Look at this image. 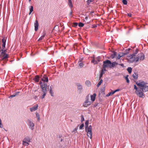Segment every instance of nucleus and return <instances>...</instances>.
I'll return each mask as SVG.
<instances>
[{"label": "nucleus", "instance_id": "37998d69", "mask_svg": "<svg viewBox=\"0 0 148 148\" xmlns=\"http://www.w3.org/2000/svg\"><path fill=\"white\" fill-rule=\"evenodd\" d=\"M130 49L128 48L127 49H126L125 51V53L127 52V54L128 53H129V51H130Z\"/></svg>", "mask_w": 148, "mask_h": 148}, {"label": "nucleus", "instance_id": "6e6d98bb", "mask_svg": "<svg viewBox=\"0 0 148 148\" xmlns=\"http://www.w3.org/2000/svg\"><path fill=\"white\" fill-rule=\"evenodd\" d=\"M119 65L121 66L123 68H124L125 67V66L123 64H119Z\"/></svg>", "mask_w": 148, "mask_h": 148}, {"label": "nucleus", "instance_id": "a18cd8bd", "mask_svg": "<svg viewBox=\"0 0 148 148\" xmlns=\"http://www.w3.org/2000/svg\"><path fill=\"white\" fill-rule=\"evenodd\" d=\"M84 123H82V124L80 125V126H79V129H82V128L83 127H84Z\"/></svg>", "mask_w": 148, "mask_h": 148}, {"label": "nucleus", "instance_id": "f704fd0d", "mask_svg": "<svg viewBox=\"0 0 148 148\" xmlns=\"http://www.w3.org/2000/svg\"><path fill=\"white\" fill-rule=\"evenodd\" d=\"M78 23H77L74 22L73 23L72 26L74 27H76L77 26Z\"/></svg>", "mask_w": 148, "mask_h": 148}, {"label": "nucleus", "instance_id": "b1692460", "mask_svg": "<svg viewBox=\"0 0 148 148\" xmlns=\"http://www.w3.org/2000/svg\"><path fill=\"white\" fill-rule=\"evenodd\" d=\"M103 82V80L102 79H101L100 81L97 84V87H98L100 85H101V84Z\"/></svg>", "mask_w": 148, "mask_h": 148}, {"label": "nucleus", "instance_id": "a211bd4d", "mask_svg": "<svg viewBox=\"0 0 148 148\" xmlns=\"http://www.w3.org/2000/svg\"><path fill=\"white\" fill-rule=\"evenodd\" d=\"M132 76L135 79H137L138 77V75L137 73H134L132 75Z\"/></svg>", "mask_w": 148, "mask_h": 148}, {"label": "nucleus", "instance_id": "4c0bfd02", "mask_svg": "<svg viewBox=\"0 0 148 148\" xmlns=\"http://www.w3.org/2000/svg\"><path fill=\"white\" fill-rule=\"evenodd\" d=\"M88 123H89V120H87L85 123V127H88Z\"/></svg>", "mask_w": 148, "mask_h": 148}, {"label": "nucleus", "instance_id": "473e14b6", "mask_svg": "<svg viewBox=\"0 0 148 148\" xmlns=\"http://www.w3.org/2000/svg\"><path fill=\"white\" fill-rule=\"evenodd\" d=\"M92 62L93 63L95 64H97L98 63V62L95 60L94 59H93L92 61Z\"/></svg>", "mask_w": 148, "mask_h": 148}, {"label": "nucleus", "instance_id": "412c9836", "mask_svg": "<svg viewBox=\"0 0 148 148\" xmlns=\"http://www.w3.org/2000/svg\"><path fill=\"white\" fill-rule=\"evenodd\" d=\"M127 70L128 71V73L130 74L132 72V69L130 67H128L127 68Z\"/></svg>", "mask_w": 148, "mask_h": 148}, {"label": "nucleus", "instance_id": "2f4dec72", "mask_svg": "<svg viewBox=\"0 0 148 148\" xmlns=\"http://www.w3.org/2000/svg\"><path fill=\"white\" fill-rule=\"evenodd\" d=\"M84 24L81 22H80L78 24V25L79 27H82L84 26Z\"/></svg>", "mask_w": 148, "mask_h": 148}, {"label": "nucleus", "instance_id": "aec40b11", "mask_svg": "<svg viewBox=\"0 0 148 148\" xmlns=\"http://www.w3.org/2000/svg\"><path fill=\"white\" fill-rule=\"evenodd\" d=\"M116 55V53L114 51L113 53L111 54L110 56L112 59H113Z\"/></svg>", "mask_w": 148, "mask_h": 148}, {"label": "nucleus", "instance_id": "f8f14e48", "mask_svg": "<svg viewBox=\"0 0 148 148\" xmlns=\"http://www.w3.org/2000/svg\"><path fill=\"white\" fill-rule=\"evenodd\" d=\"M138 56H140V60H143L145 59V55L143 53H141L140 54H138Z\"/></svg>", "mask_w": 148, "mask_h": 148}, {"label": "nucleus", "instance_id": "dca6fc26", "mask_svg": "<svg viewBox=\"0 0 148 148\" xmlns=\"http://www.w3.org/2000/svg\"><path fill=\"white\" fill-rule=\"evenodd\" d=\"M96 94L95 93L93 94V95H90L91 100L92 101H95L96 97Z\"/></svg>", "mask_w": 148, "mask_h": 148}, {"label": "nucleus", "instance_id": "58836bf2", "mask_svg": "<svg viewBox=\"0 0 148 148\" xmlns=\"http://www.w3.org/2000/svg\"><path fill=\"white\" fill-rule=\"evenodd\" d=\"M89 94L86 97V100H87V101H89Z\"/></svg>", "mask_w": 148, "mask_h": 148}, {"label": "nucleus", "instance_id": "f03ea898", "mask_svg": "<svg viewBox=\"0 0 148 148\" xmlns=\"http://www.w3.org/2000/svg\"><path fill=\"white\" fill-rule=\"evenodd\" d=\"M135 82L137 85L140 88V90L143 92H145L148 91V86L147 85V83L146 82L142 80Z\"/></svg>", "mask_w": 148, "mask_h": 148}, {"label": "nucleus", "instance_id": "4be33fe9", "mask_svg": "<svg viewBox=\"0 0 148 148\" xmlns=\"http://www.w3.org/2000/svg\"><path fill=\"white\" fill-rule=\"evenodd\" d=\"M85 84L86 85H87L88 86H90L91 85L90 82L89 81H86L85 82Z\"/></svg>", "mask_w": 148, "mask_h": 148}, {"label": "nucleus", "instance_id": "0eeeda50", "mask_svg": "<svg viewBox=\"0 0 148 148\" xmlns=\"http://www.w3.org/2000/svg\"><path fill=\"white\" fill-rule=\"evenodd\" d=\"M77 85L78 89V92L80 94L82 93L83 91V88L82 85L79 83H77Z\"/></svg>", "mask_w": 148, "mask_h": 148}, {"label": "nucleus", "instance_id": "6ab92c4d", "mask_svg": "<svg viewBox=\"0 0 148 148\" xmlns=\"http://www.w3.org/2000/svg\"><path fill=\"white\" fill-rule=\"evenodd\" d=\"M31 139L29 138V137H27L24 138L23 140V141L24 142H31Z\"/></svg>", "mask_w": 148, "mask_h": 148}, {"label": "nucleus", "instance_id": "bb28decb", "mask_svg": "<svg viewBox=\"0 0 148 148\" xmlns=\"http://www.w3.org/2000/svg\"><path fill=\"white\" fill-rule=\"evenodd\" d=\"M46 33L45 32L44 33V34L42 36L40 37L39 38L38 40V41L40 40H42L43 38L45 36V35Z\"/></svg>", "mask_w": 148, "mask_h": 148}, {"label": "nucleus", "instance_id": "423d86ee", "mask_svg": "<svg viewBox=\"0 0 148 148\" xmlns=\"http://www.w3.org/2000/svg\"><path fill=\"white\" fill-rule=\"evenodd\" d=\"M143 92L141 90H140L138 91H135V92L136 93L137 95L140 98H144L145 97V95L144 94Z\"/></svg>", "mask_w": 148, "mask_h": 148}, {"label": "nucleus", "instance_id": "2eb2a0df", "mask_svg": "<svg viewBox=\"0 0 148 148\" xmlns=\"http://www.w3.org/2000/svg\"><path fill=\"white\" fill-rule=\"evenodd\" d=\"M40 76L38 75H36L35 76L34 78H33L34 80L36 82H38L39 81Z\"/></svg>", "mask_w": 148, "mask_h": 148}, {"label": "nucleus", "instance_id": "4d7b16f0", "mask_svg": "<svg viewBox=\"0 0 148 148\" xmlns=\"http://www.w3.org/2000/svg\"><path fill=\"white\" fill-rule=\"evenodd\" d=\"M127 15L128 16H129V17H131L132 16V14L131 13H128L127 14Z\"/></svg>", "mask_w": 148, "mask_h": 148}, {"label": "nucleus", "instance_id": "5fc2aeb1", "mask_svg": "<svg viewBox=\"0 0 148 148\" xmlns=\"http://www.w3.org/2000/svg\"><path fill=\"white\" fill-rule=\"evenodd\" d=\"M120 89H117L116 90H115L113 92H114V93L117 92V91H120Z\"/></svg>", "mask_w": 148, "mask_h": 148}, {"label": "nucleus", "instance_id": "774afa93", "mask_svg": "<svg viewBox=\"0 0 148 148\" xmlns=\"http://www.w3.org/2000/svg\"><path fill=\"white\" fill-rule=\"evenodd\" d=\"M85 18L86 20H87L88 19V17L87 16H86L85 17Z\"/></svg>", "mask_w": 148, "mask_h": 148}, {"label": "nucleus", "instance_id": "a878e982", "mask_svg": "<svg viewBox=\"0 0 148 148\" xmlns=\"http://www.w3.org/2000/svg\"><path fill=\"white\" fill-rule=\"evenodd\" d=\"M69 6L71 7H72L73 6V5L72 4V1L71 0H69Z\"/></svg>", "mask_w": 148, "mask_h": 148}, {"label": "nucleus", "instance_id": "6e6552de", "mask_svg": "<svg viewBox=\"0 0 148 148\" xmlns=\"http://www.w3.org/2000/svg\"><path fill=\"white\" fill-rule=\"evenodd\" d=\"M27 122L29 124V127L30 129L33 130L34 128V124L33 122L29 119H28L27 120Z\"/></svg>", "mask_w": 148, "mask_h": 148}, {"label": "nucleus", "instance_id": "c85d7f7f", "mask_svg": "<svg viewBox=\"0 0 148 148\" xmlns=\"http://www.w3.org/2000/svg\"><path fill=\"white\" fill-rule=\"evenodd\" d=\"M138 51L139 50L138 49H136L135 50V51L132 54H134V56H135V55L136 54L138 53Z\"/></svg>", "mask_w": 148, "mask_h": 148}, {"label": "nucleus", "instance_id": "1a4fd4ad", "mask_svg": "<svg viewBox=\"0 0 148 148\" xmlns=\"http://www.w3.org/2000/svg\"><path fill=\"white\" fill-rule=\"evenodd\" d=\"M91 103V101H90L86 100L84 103L83 106L85 107H87L88 106L90 105Z\"/></svg>", "mask_w": 148, "mask_h": 148}, {"label": "nucleus", "instance_id": "9b49d317", "mask_svg": "<svg viewBox=\"0 0 148 148\" xmlns=\"http://www.w3.org/2000/svg\"><path fill=\"white\" fill-rule=\"evenodd\" d=\"M42 80L44 82H47L48 81V79L47 77L45 75H44L42 78Z\"/></svg>", "mask_w": 148, "mask_h": 148}, {"label": "nucleus", "instance_id": "ea45409f", "mask_svg": "<svg viewBox=\"0 0 148 148\" xmlns=\"http://www.w3.org/2000/svg\"><path fill=\"white\" fill-rule=\"evenodd\" d=\"M94 0H88L86 1L87 4L89 5L91 2L93 1Z\"/></svg>", "mask_w": 148, "mask_h": 148}, {"label": "nucleus", "instance_id": "ddd939ff", "mask_svg": "<svg viewBox=\"0 0 148 148\" xmlns=\"http://www.w3.org/2000/svg\"><path fill=\"white\" fill-rule=\"evenodd\" d=\"M38 21L36 20L34 24L35 30V31H37L38 30Z\"/></svg>", "mask_w": 148, "mask_h": 148}, {"label": "nucleus", "instance_id": "20e7f679", "mask_svg": "<svg viewBox=\"0 0 148 148\" xmlns=\"http://www.w3.org/2000/svg\"><path fill=\"white\" fill-rule=\"evenodd\" d=\"M39 84L40 85V87L41 88V89L43 93V94L41 96V99H43L44 98L45 96L46 95L47 90V84L45 83V82H44L42 83L40 81L39 83Z\"/></svg>", "mask_w": 148, "mask_h": 148}, {"label": "nucleus", "instance_id": "5701e85b", "mask_svg": "<svg viewBox=\"0 0 148 148\" xmlns=\"http://www.w3.org/2000/svg\"><path fill=\"white\" fill-rule=\"evenodd\" d=\"M36 117L37 118L38 121H39V120H40V116H39V114L38 112H36Z\"/></svg>", "mask_w": 148, "mask_h": 148}, {"label": "nucleus", "instance_id": "680f3d73", "mask_svg": "<svg viewBox=\"0 0 148 148\" xmlns=\"http://www.w3.org/2000/svg\"><path fill=\"white\" fill-rule=\"evenodd\" d=\"M82 60V59H80V60L78 61V63H79L80 62H81V61Z\"/></svg>", "mask_w": 148, "mask_h": 148}, {"label": "nucleus", "instance_id": "bf43d9fd", "mask_svg": "<svg viewBox=\"0 0 148 148\" xmlns=\"http://www.w3.org/2000/svg\"><path fill=\"white\" fill-rule=\"evenodd\" d=\"M102 76H103V75L100 74V75L99 76V79H101V78L102 77Z\"/></svg>", "mask_w": 148, "mask_h": 148}, {"label": "nucleus", "instance_id": "e433bc0d", "mask_svg": "<svg viewBox=\"0 0 148 148\" xmlns=\"http://www.w3.org/2000/svg\"><path fill=\"white\" fill-rule=\"evenodd\" d=\"M122 2L123 4L126 5L127 3V2L126 0H122Z\"/></svg>", "mask_w": 148, "mask_h": 148}, {"label": "nucleus", "instance_id": "864d4df0", "mask_svg": "<svg viewBox=\"0 0 148 148\" xmlns=\"http://www.w3.org/2000/svg\"><path fill=\"white\" fill-rule=\"evenodd\" d=\"M20 92H15L14 93V94H15L16 96V95H18L20 93Z\"/></svg>", "mask_w": 148, "mask_h": 148}, {"label": "nucleus", "instance_id": "79ce46f5", "mask_svg": "<svg viewBox=\"0 0 148 148\" xmlns=\"http://www.w3.org/2000/svg\"><path fill=\"white\" fill-rule=\"evenodd\" d=\"M120 54H121V56L122 57V56H123L125 55H127V52L125 53H125H121Z\"/></svg>", "mask_w": 148, "mask_h": 148}, {"label": "nucleus", "instance_id": "a19ab883", "mask_svg": "<svg viewBox=\"0 0 148 148\" xmlns=\"http://www.w3.org/2000/svg\"><path fill=\"white\" fill-rule=\"evenodd\" d=\"M83 66V64L82 63V62H79V66L80 67V68H82Z\"/></svg>", "mask_w": 148, "mask_h": 148}, {"label": "nucleus", "instance_id": "7ed1b4c3", "mask_svg": "<svg viewBox=\"0 0 148 148\" xmlns=\"http://www.w3.org/2000/svg\"><path fill=\"white\" fill-rule=\"evenodd\" d=\"M1 52L0 54V60L3 61V62L5 64L8 60V58L9 57L8 54L6 53L7 50H5L4 48L2 47Z\"/></svg>", "mask_w": 148, "mask_h": 148}, {"label": "nucleus", "instance_id": "c03bdc74", "mask_svg": "<svg viewBox=\"0 0 148 148\" xmlns=\"http://www.w3.org/2000/svg\"><path fill=\"white\" fill-rule=\"evenodd\" d=\"M81 121L82 122L84 121V116L83 115H81Z\"/></svg>", "mask_w": 148, "mask_h": 148}, {"label": "nucleus", "instance_id": "8fccbe9b", "mask_svg": "<svg viewBox=\"0 0 148 148\" xmlns=\"http://www.w3.org/2000/svg\"><path fill=\"white\" fill-rule=\"evenodd\" d=\"M15 96H16L15 95V94H14V93L13 94V95H11L9 97L10 98H12V97H15Z\"/></svg>", "mask_w": 148, "mask_h": 148}, {"label": "nucleus", "instance_id": "e2e57ef3", "mask_svg": "<svg viewBox=\"0 0 148 148\" xmlns=\"http://www.w3.org/2000/svg\"><path fill=\"white\" fill-rule=\"evenodd\" d=\"M77 128H75L74 129L73 131H74V132H75V131H77Z\"/></svg>", "mask_w": 148, "mask_h": 148}, {"label": "nucleus", "instance_id": "9d476101", "mask_svg": "<svg viewBox=\"0 0 148 148\" xmlns=\"http://www.w3.org/2000/svg\"><path fill=\"white\" fill-rule=\"evenodd\" d=\"M53 88V86L52 85H51V86H50L48 90L51 95L52 97L54 96L53 93L52 91V89Z\"/></svg>", "mask_w": 148, "mask_h": 148}, {"label": "nucleus", "instance_id": "de8ad7c7", "mask_svg": "<svg viewBox=\"0 0 148 148\" xmlns=\"http://www.w3.org/2000/svg\"><path fill=\"white\" fill-rule=\"evenodd\" d=\"M101 93L103 95L104 94V91H105V89L104 87L101 90Z\"/></svg>", "mask_w": 148, "mask_h": 148}, {"label": "nucleus", "instance_id": "3c124183", "mask_svg": "<svg viewBox=\"0 0 148 148\" xmlns=\"http://www.w3.org/2000/svg\"><path fill=\"white\" fill-rule=\"evenodd\" d=\"M100 57H97L96 58V61H97V62H99L100 60Z\"/></svg>", "mask_w": 148, "mask_h": 148}, {"label": "nucleus", "instance_id": "052dcab7", "mask_svg": "<svg viewBox=\"0 0 148 148\" xmlns=\"http://www.w3.org/2000/svg\"><path fill=\"white\" fill-rule=\"evenodd\" d=\"M3 127V125L1 123V124H0V127H1V128H2Z\"/></svg>", "mask_w": 148, "mask_h": 148}, {"label": "nucleus", "instance_id": "393cba45", "mask_svg": "<svg viewBox=\"0 0 148 148\" xmlns=\"http://www.w3.org/2000/svg\"><path fill=\"white\" fill-rule=\"evenodd\" d=\"M30 8L29 10V14L30 15L31 13L33 12V7L32 6H30Z\"/></svg>", "mask_w": 148, "mask_h": 148}, {"label": "nucleus", "instance_id": "69168bd1", "mask_svg": "<svg viewBox=\"0 0 148 148\" xmlns=\"http://www.w3.org/2000/svg\"><path fill=\"white\" fill-rule=\"evenodd\" d=\"M97 27V25H94L93 27V28H95Z\"/></svg>", "mask_w": 148, "mask_h": 148}, {"label": "nucleus", "instance_id": "c756f323", "mask_svg": "<svg viewBox=\"0 0 148 148\" xmlns=\"http://www.w3.org/2000/svg\"><path fill=\"white\" fill-rule=\"evenodd\" d=\"M128 75H127L125 77V79L126 80V82L127 83H129L130 82V81L128 78Z\"/></svg>", "mask_w": 148, "mask_h": 148}, {"label": "nucleus", "instance_id": "c9c22d12", "mask_svg": "<svg viewBox=\"0 0 148 148\" xmlns=\"http://www.w3.org/2000/svg\"><path fill=\"white\" fill-rule=\"evenodd\" d=\"M135 59H134V58H132V59L131 58H130V62H134V61H135Z\"/></svg>", "mask_w": 148, "mask_h": 148}, {"label": "nucleus", "instance_id": "338daca9", "mask_svg": "<svg viewBox=\"0 0 148 148\" xmlns=\"http://www.w3.org/2000/svg\"><path fill=\"white\" fill-rule=\"evenodd\" d=\"M56 27H58V25H57L55 26L54 27V28L53 29V30H54V28H55Z\"/></svg>", "mask_w": 148, "mask_h": 148}, {"label": "nucleus", "instance_id": "7c9ffc66", "mask_svg": "<svg viewBox=\"0 0 148 148\" xmlns=\"http://www.w3.org/2000/svg\"><path fill=\"white\" fill-rule=\"evenodd\" d=\"M114 94V92L113 91L112 92H110L108 93V94L106 96L107 97L110 96L111 95H112Z\"/></svg>", "mask_w": 148, "mask_h": 148}, {"label": "nucleus", "instance_id": "cd10ccee", "mask_svg": "<svg viewBox=\"0 0 148 148\" xmlns=\"http://www.w3.org/2000/svg\"><path fill=\"white\" fill-rule=\"evenodd\" d=\"M23 144L24 145L27 146L29 144V143L27 142L23 141Z\"/></svg>", "mask_w": 148, "mask_h": 148}, {"label": "nucleus", "instance_id": "f3484780", "mask_svg": "<svg viewBox=\"0 0 148 148\" xmlns=\"http://www.w3.org/2000/svg\"><path fill=\"white\" fill-rule=\"evenodd\" d=\"M2 42L3 43L2 47L5 48V47L6 39H5L4 38H3L2 40Z\"/></svg>", "mask_w": 148, "mask_h": 148}, {"label": "nucleus", "instance_id": "0e129e2a", "mask_svg": "<svg viewBox=\"0 0 148 148\" xmlns=\"http://www.w3.org/2000/svg\"><path fill=\"white\" fill-rule=\"evenodd\" d=\"M94 11H92L90 13V15H91L92 14V13H94Z\"/></svg>", "mask_w": 148, "mask_h": 148}, {"label": "nucleus", "instance_id": "09e8293b", "mask_svg": "<svg viewBox=\"0 0 148 148\" xmlns=\"http://www.w3.org/2000/svg\"><path fill=\"white\" fill-rule=\"evenodd\" d=\"M130 58L132 59V58H133V57L134 56V54H130Z\"/></svg>", "mask_w": 148, "mask_h": 148}, {"label": "nucleus", "instance_id": "49530a36", "mask_svg": "<svg viewBox=\"0 0 148 148\" xmlns=\"http://www.w3.org/2000/svg\"><path fill=\"white\" fill-rule=\"evenodd\" d=\"M134 88L136 90V91H138L139 90H138V88H137V87L135 85H134Z\"/></svg>", "mask_w": 148, "mask_h": 148}, {"label": "nucleus", "instance_id": "603ef678", "mask_svg": "<svg viewBox=\"0 0 148 148\" xmlns=\"http://www.w3.org/2000/svg\"><path fill=\"white\" fill-rule=\"evenodd\" d=\"M121 57V54H119L118 55V56H117V59H120V58Z\"/></svg>", "mask_w": 148, "mask_h": 148}, {"label": "nucleus", "instance_id": "72a5a7b5", "mask_svg": "<svg viewBox=\"0 0 148 148\" xmlns=\"http://www.w3.org/2000/svg\"><path fill=\"white\" fill-rule=\"evenodd\" d=\"M139 57H140L139 56H138L137 57H136V58H134V59H135V60H135L136 62H137L139 61Z\"/></svg>", "mask_w": 148, "mask_h": 148}, {"label": "nucleus", "instance_id": "f257e3e1", "mask_svg": "<svg viewBox=\"0 0 148 148\" xmlns=\"http://www.w3.org/2000/svg\"><path fill=\"white\" fill-rule=\"evenodd\" d=\"M103 68L101 70L100 74L103 75L105 73V71H106V68L109 67L110 68H112L116 66L118 64V63L116 62H112L110 61L109 60H107L103 62Z\"/></svg>", "mask_w": 148, "mask_h": 148}, {"label": "nucleus", "instance_id": "13d9d810", "mask_svg": "<svg viewBox=\"0 0 148 148\" xmlns=\"http://www.w3.org/2000/svg\"><path fill=\"white\" fill-rule=\"evenodd\" d=\"M98 105V103H95L94 105V107H96Z\"/></svg>", "mask_w": 148, "mask_h": 148}, {"label": "nucleus", "instance_id": "39448f33", "mask_svg": "<svg viewBox=\"0 0 148 148\" xmlns=\"http://www.w3.org/2000/svg\"><path fill=\"white\" fill-rule=\"evenodd\" d=\"M92 127L91 125H90L87 127H85V131L87 132V135L88 137L90 139L92 138Z\"/></svg>", "mask_w": 148, "mask_h": 148}, {"label": "nucleus", "instance_id": "4468645a", "mask_svg": "<svg viewBox=\"0 0 148 148\" xmlns=\"http://www.w3.org/2000/svg\"><path fill=\"white\" fill-rule=\"evenodd\" d=\"M38 104H36L35 106H34L32 108H30V111L31 112H33L34 111L36 110L38 108Z\"/></svg>", "mask_w": 148, "mask_h": 148}]
</instances>
